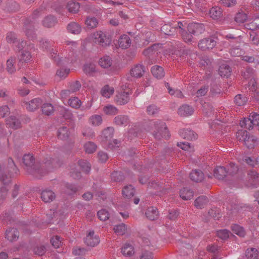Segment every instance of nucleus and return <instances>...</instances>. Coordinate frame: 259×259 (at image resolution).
<instances>
[{
    "label": "nucleus",
    "instance_id": "nucleus-1",
    "mask_svg": "<svg viewBox=\"0 0 259 259\" xmlns=\"http://www.w3.org/2000/svg\"><path fill=\"white\" fill-rule=\"evenodd\" d=\"M22 160L24 168L26 169L28 172L35 175L37 178H40V177L50 171L53 167L60 165L57 159L49 157L45 158L40 168L38 167L35 164V160L34 157L30 154H25Z\"/></svg>",
    "mask_w": 259,
    "mask_h": 259
},
{
    "label": "nucleus",
    "instance_id": "nucleus-2",
    "mask_svg": "<svg viewBox=\"0 0 259 259\" xmlns=\"http://www.w3.org/2000/svg\"><path fill=\"white\" fill-rule=\"evenodd\" d=\"M66 45L69 46V51L66 50L63 53V57H59L57 55V51L52 50L50 53L52 59L58 65H65L72 63L75 59L76 49L78 44L76 41H66Z\"/></svg>",
    "mask_w": 259,
    "mask_h": 259
},
{
    "label": "nucleus",
    "instance_id": "nucleus-3",
    "mask_svg": "<svg viewBox=\"0 0 259 259\" xmlns=\"http://www.w3.org/2000/svg\"><path fill=\"white\" fill-rule=\"evenodd\" d=\"M150 124L154 130L152 134L155 139L158 140L162 138L166 139L169 137V132L164 122L158 120L151 121Z\"/></svg>",
    "mask_w": 259,
    "mask_h": 259
},
{
    "label": "nucleus",
    "instance_id": "nucleus-4",
    "mask_svg": "<svg viewBox=\"0 0 259 259\" xmlns=\"http://www.w3.org/2000/svg\"><path fill=\"white\" fill-rule=\"evenodd\" d=\"M93 38L96 44L102 47L109 45L111 42L110 37L107 36L105 32L102 31H98L95 32L93 35Z\"/></svg>",
    "mask_w": 259,
    "mask_h": 259
},
{
    "label": "nucleus",
    "instance_id": "nucleus-5",
    "mask_svg": "<svg viewBox=\"0 0 259 259\" xmlns=\"http://www.w3.org/2000/svg\"><path fill=\"white\" fill-rule=\"evenodd\" d=\"M216 44V41L212 37H206L199 41L198 47L202 51H207L212 49Z\"/></svg>",
    "mask_w": 259,
    "mask_h": 259
},
{
    "label": "nucleus",
    "instance_id": "nucleus-6",
    "mask_svg": "<svg viewBox=\"0 0 259 259\" xmlns=\"http://www.w3.org/2000/svg\"><path fill=\"white\" fill-rule=\"evenodd\" d=\"M204 25L202 23H191L188 24L187 30L194 35H199L205 31Z\"/></svg>",
    "mask_w": 259,
    "mask_h": 259
},
{
    "label": "nucleus",
    "instance_id": "nucleus-7",
    "mask_svg": "<svg viewBox=\"0 0 259 259\" xmlns=\"http://www.w3.org/2000/svg\"><path fill=\"white\" fill-rule=\"evenodd\" d=\"M24 31L26 35L30 39L35 38V34L34 31V22L31 18L27 19L24 22Z\"/></svg>",
    "mask_w": 259,
    "mask_h": 259
},
{
    "label": "nucleus",
    "instance_id": "nucleus-8",
    "mask_svg": "<svg viewBox=\"0 0 259 259\" xmlns=\"http://www.w3.org/2000/svg\"><path fill=\"white\" fill-rule=\"evenodd\" d=\"M84 243L89 246L94 247L100 242L99 237L95 235L93 231H91L84 239Z\"/></svg>",
    "mask_w": 259,
    "mask_h": 259
},
{
    "label": "nucleus",
    "instance_id": "nucleus-9",
    "mask_svg": "<svg viewBox=\"0 0 259 259\" xmlns=\"http://www.w3.org/2000/svg\"><path fill=\"white\" fill-rule=\"evenodd\" d=\"M236 138L237 139L241 141H243L245 145V146L248 149H251V147L253 146L252 145H250L248 143V139H251V140H253V137H250V136L248 134V133L246 131L241 130L238 131L236 134Z\"/></svg>",
    "mask_w": 259,
    "mask_h": 259
},
{
    "label": "nucleus",
    "instance_id": "nucleus-10",
    "mask_svg": "<svg viewBox=\"0 0 259 259\" xmlns=\"http://www.w3.org/2000/svg\"><path fill=\"white\" fill-rule=\"evenodd\" d=\"M42 104V100L40 98H34L28 102H24V106L30 111H33L38 108Z\"/></svg>",
    "mask_w": 259,
    "mask_h": 259
},
{
    "label": "nucleus",
    "instance_id": "nucleus-11",
    "mask_svg": "<svg viewBox=\"0 0 259 259\" xmlns=\"http://www.w3.org/2000/svg\"><path fill=\"white\" fill-rule=\"evenodd\" d=\"M130 101V94L123 92L118 93L115 97V102L120 105L127 104Z\"/></svg>",
    "mask_w": 259,
    "mask_h": 259
},
{
    "label": "nucleus",
    "instance_id": "nucleus-12",
    "mask_svg": "<svg viewBox=\"0 0 259 259\" xmlns=\"http://www.w3.org/2000/svg\"><path fill=\"white\" fill-rule=\"evenodd\" d=\"M179 134L182 138L191 141L196 140L197 138V135L190 129L181 130Z\"/></svg>",
    "mask_w": 259,
    "mask_h": 259
},
{
    "label": "nucleus",
    "instance_id": "nucleus-13",
    "mask_svg": "<svg viewBox=\"0 0 259 259\" xmlns=\"http://www.w3.org/2000/svg\"><path fill=\"white\" fill-rule=\"evenodd\" d=\"M144 72V66L142 64H138L132 68L130 73L132 76L140 78L143 76Z\"/></svg>",
    "mask_w": 259,
    "mask_h": 259
},
{
    "label": "nucleus",
    "instance_id": "nucleus-14",
    "mask_svg": "<svg viewBox=\"0 0 259 259\" xmlns=\"http://www.w3.org/2000/svg\"><path fill=\"white\" fill-rule=\"evenodd\" d=\"M56 197L54 192L49 189H46L42 191L41 193V198L45 202H50L52 201Z\"/></svg>",
    "mask_w": 259,
    "mask_h": 259
},
{
    "label": "nucleus",
    "instance_id": "nucleus-15",
    "mask_svg": "<svg viewBox=\"0 0 259 259\" xmlns=\"http://www.w3.org/2000/svg\"><path fill=\"white\" fill-rule=\"evenodd\" d=\"M193 108L187 104L181 106L178 110V114L181 116H188L191 115L194 112Z\"/></svg>",
    "mask_w": 259,
    "mask_h": 259
},
{
    "label": "nucleus",
    "instance_id": "nucleus-16",
    "mask_svg": "<svg viewBox=\"0 0 259 259\" xmlns=\"http://www.w3.org/2000/svg\"><path fill=\"white\" fill-rule=\"evenodd\" d=\"M190 178L194 182L196 183L201 182L204 178V175L201 170L195 169L192 170L190 174Z\"/></svg>",
    "mask_w": 259,
    "mask_h": 259
},
{
    "label": "nucleus",
    "instance_id": "nucleus-17",
    "mask_svg": "<svg viewBox=\"0 0 259 259\" xmlns=\"http://www.w3.org/2000/svg\"><path fill=\"white\" fill-rule=\"evenodd\" d=\"M6 124L9 127L16 130L21 127V123L15 116H11L6 120Z\"/></svg>",
    "mask_w": 259,
    "mask_h": 259
},
{
    "label": "nucleus",
    "instance_id": "nucleus-18",
    "mask_svg": "<svg viewBox=\"0 0 259 259\" xmlns=\"http://www.w3.org/2000/svg\"><path fill=\"white\" fill-rule=\"evenodd\" d=\"M213 172L214 177L219 180H223L228 177L227 169L223 166H218L214 169Z\"/></svg>",
    "mask_w": 259,
    "mask_h": 259
},
{
    "label": "nucleus",
    "instance_id": "nucleus-19",
    "mask_svg": "<svg viewBox=\"0 0 259 259\" xmlns=\"http://www.w3.org/2000/svg\"><path fill=\"white\" fill-rule=\"evenodd\" d=\"M6 238L10 241H15L18 239L19 236V232H18L17 229H10L6 231Z\"/></svg>",
    "mask_w": 259,
    "mask_h": 259
},
{
    "label": "nucleus",
    "instance_id": "nucleus-20",
    "mask_svg": "<svg viewBox=\"0 0 259 259\" xmlns=\"http://www.w3.org/2000/svg\"><path fill=\"white\" fill-rule=\"evenodd\" d=\"M114 122L119 126H126L130 122L128 117L125 115H119L115 117Z\"/></svg>",
    "mask_w": 259,
    "mask_h": 259
},
{
    "label": "nucleus",
    "instance_id": "nucleus-21",
    "mask_svg": "<svg viewBox=\"0 0 259 259\" xmlns=\"http://www.w3.org/2000/svg\"><path fill=\"white\" fill-rule=\"evenodd\" d=\"M151 71L153 75L156 78L161 79L164 77L165 73L163 68L158 65L152 67Z\"/></svg>",
    "mask_w": 259,
    "mask_h": 259
},
{
    "label": "nucleus",
    "instance_id": "nucleus-22",
    "mask_svg": "<svg viewBox=\"0 0 259 259\" xmlns=\"http://www.w3.org/2000/svg\"><path fill=\"white\" fill-rule=\"evenodd\" d=\"M147 218L150 220H155L158 218L159 212L156 207H149L145 212Z\"/></svg>",
    "mask_w": 259,
    "mask_h": 259
},
{
    "label": "nucleus",
    "instance_id": "nucleus-23",
    "mask_svg": "<svg viewBox=\"0 0 259 259\" xmlns=\"http://www.w3.org/2000/svg\"><path fill=\"white\" fill-rule=\"evenodd\" d=\"M119 46L123 49L128 48L131 44L130 37L127 35H121L118 40Z\"/></svg>",
    "mask_w": 259,
    "mask_h": 259
},
{
    "label": "nucleus",
    "instance_id": "nucleus-24",
    "mask_svg": "<svg viewBox=\"0 0 259 259\" xmlns=\"http://www.w3.org/2000/svg\"><path fill=\"white\" fill-rule=\"evenodd\" d=\"M114 130L112 127H108L105 129L102 134L103 141L107 142L110 141L113 136Z\"/></svg>",
    "mask_w": 259,
    "mask_h": 259
},
{
    "label": "nucleus",
    "instance_id": "nucleus-25",
    "mask_svg": "<svg viewBox=\"0 0 259 259\" xmlns=\"http://www.w3.org/2000/svg\"><path fill=\"white\" fill-rule=\"evenodd\" d=\"M180 195L183 199L188 200L192 198L194 195V192L191 189L188 188H184L180 191Z\"/></svg>",
    "mask_w": 259,
    "mask_h": 259
},
{
    "label": "nucleus",
    "instance_id": "nucleus-26",
    "mask_svg": "<svg viewBox=\"0 0 259 259\" xmlns=\"http://www.w3.org/2000/svg\"><path fill=\"white\" fill-rule=\"evenodd\" d=\"M89 122L90 124H91L93 126H99L102 124L103 122L102 117L100 115H93L89 118Z\"/></svg>",
    "mask_w": 259,
    "mask_h": 259
},
{
    "label": "nucleus",
    "instance_id": "nucleus-27",
    "mask_svg": "<svg viewBox=\"0 0 259 259\" xmlns=\"http://www.w3.org/2000/svg\"><path fill=\"white\" fill-rule=\"evenodd\" d=\"M208 202V199L205 196L198 197L194 202L195 206L198 208H202Z\"/></svg>",
    "mask_w": 259,
    "mask_h": 259
},
{
    "label": "nucleus",
    "instance_id": "nucleus-28",
    "mask_svg": "<svg viewBox=\"0 0 259 259\" xmlns=\"http://www.w3.org/2000/svg\"><path fill=\"white\" fill-rule=\"evenodd\" d=\"M68 31L73 34H79L81 30L80 26L76 22H71L67 26Z\"/></svg>",
    "mask_w": 259,
    "mask_h": 259
},
{
    "label": "nucleus",
    "instance_id": "nucleus-29",
    "mask_svg": "<svg viewBox=\"0 0 259 259\" xmlns=\"http://www.w3.org/2000/svg\"><path fill=\"white\" fill-rule=\"evenodd\" d=\"M121 252L124 256H131L134 254V248L129 243H126L121 248Z\"/></svg>",
    "mask_w": 259,
    "mask_h": 259
},
{
    "label": "nucleus",
    "instance_id": "nucleus-30",
    "mask_svg": "<svg viewBox=\"0 0 259 259\" xmlns=\"http://www.w3.org/2000/svg\"><path fill=\"white\" fill-rule=\"evenodd\" d=\"M66 8L69 12L75 13L78 11L80 8V5L77 2L70 1L67 3Z\"/></svg>",
    "mask_w": 259,
    "mask_h": 259
},
{
    "label": "nucleus",
    "instance_id": "nucleus-31",
    "mask_svg": "<svg viewBox=\"0 0 259 259\" xmlns=\"http://www.w3.org/2000/svg\"><path fill=\"white\" fill-rule=\"evenodd\" d=\"M83 70L86 74L90 76L94 75V74L97 71L96 66L93 63L85 64L83 67Z\"/></svg>",
    "mask_w": 259,
    "mask_h": 259
},
{
    "label": "nucleus",
    "instance_id": "nucleus-32",
    "mask_svg": "<svg viewBox=\"0 0 259 259\" xmlns=\"http://www.w3.org/2000/svg\"><path fill=\"white\" fill-rule=\"evenodd\" d=\"M219 72L221 76L228 77L231 74V69L229 65L222 64L219 68Z\"/></svg>",
    "mask_w": 259,
    "mask_h": 259
},
{
    "label": "nucleus",
    "instance_id": "nucleus-33",
    "mask_svg": "<svg viewBox=\"0 0 259 259\" xmlns=\"http://www.w3.org/2000/svg\"><path fill=\"white\" fill-rule=\"evenodd\" d=\"M70 135V133L68 131L67 127L62 126L60 127L58 131V137L62 140H66L68 139Z\"/></svg>",
    "mask_w": 259,
    "mask_h": 259
},
{
    "label": "nucleus",
    "instance_id": "nucleus-34",
    "mask_svg": "<svg viewBox=\"0 0 259 259\" xmlns=\"http://www.w3.org/2000/svg\"><path fill=\"white\" fill-rule=\"evenodd\" d=\"M99 64L103 68H108L112 64V60L109 56H105L99 60Z\"/></svg>",
    "mask_w": 259,
    "mask_h": 259
},
{
    "label": "nucleus",
    "instance_id": "nucleus-35",
    "mask_svg": "<svg viewBox=\"0 0 259 259\" xmlns=\"http://www.w3.org/2000/svg\"><path fill=\"white\" fill-rule=\"evenodd\" d=\"M56 22V19L54 16L50 15L44 19L42 25L46 27H51L54 26Z\"/></svg>",
    "mask_w": 259,
    "mask_h": 259
},
{
    "label": "nucleus",
    "instance_id": "nucleus-36",
    "mask_svg": "<svg viewBox=\"0 0 259 259\" xmlns=\"http://www.w3.org/2000/svg\"><path fill=\"white\" fill-rule=\"evenodd\" d=\"M161 31L165 35H171L175 33L176 28L171 26V25L166 24L161 27Z\"/></svg>",
    "mask_w": 259,
    "mask_h": 259
},
{
    "label": "nucleus",
    "instance_id": "nucleus-37",
    "mask_svg": "<svg viewBox=\"0 0 259 259\" xmlns=\"http://www.w3.org/2000/svg\"><path fill=\"white\" fill-rule=\"evenodd\" d=\"M135 190L131 185L125 186L122 190L123 196L126 198H131L134 195Z\"/></svg>",
    "mask_w": 259,
    "mask_h": 259
},
{
    "label": "nucleus",
    "instance_id": "nucleus-38",
    "mask_svg": "<svg viewBox=\"0 0 259 259\" xmlns=\"http://www.w3.org/2000/svg\"><path fill=\"white\" fill-rule=\"evenodd\" d=\"M248 177L250 183L253 185H256L259 181V175L254 170H250L248 173Z\"/></svg>",
    "mask_w": 259,
    "mask_h": 259
},
{
    "label": "nucleus",
    "instance_id": "nucleus-39",
    "mask_svg": "<svg viewBox=\"0 0 259 259\" xmlns=\"http://www.w3.org/2000/svg\"><path fill=\"white\" fill-rule=\"evenodd\" d=\"M127 227L123 224L121 223L114 226L113 230L114 232L118 235H124L126 231Z\"/></svg>",
    "mask_w": 259,
    "mask_h": 259
},
{
    "label": "nucleus",
    "instance_id": "nucleus-40",
    "mask_svg": "<svg viewBox=\"0 0 259 259\" xmlns=\"http://www.w3.org/2000/svg\"><path fill=\"white\" fill-rule=\"evenodd\" d=\"M209 14L212 19H218L221 17L222 12L221 8L219 7H212L209 10Z\"/></svg>",
    "mask_w": 259,
    "mask_h": 259
},
{
    "label": "nucleus",
    "instance_id": "nucleus-41",
    "mask_svg": "<svg viewBox=\"0 0 259 259\" xmlns=\"http://www.w3.org/2000/svg\"><path fill=\"white\" fill-rule=\"evenodd\" d=\"M114 91V90L113 88L106 85L102 88L101 93L103 96L109 98L113 94Z\"/></svg>",
    "mask_w": 259,
    "mask_h": 259
},
{
    "label": "nucleus",
    "instance_id": "nucleus-42",
    "mask_svg": "<svg viewBox=\"0 0 259 259\" xmlns=\"http://www.w3.org/2000/svg\"><path fill=\"white\" fill-rule=\"evenodd\" d=\"M258 252L255 248H248L245 251V256L248 259H255Z\"/></svg>",
    "mask_w": 259,
    "mask_h": 259
},
{
    "label": "nucleus",
    "instance_id": "nucleus-43",
    "mask_svg": "<svg viewBox=\"0 0 259 259\" xmlns=\"http://www.w3.org/2000/svg\"><path fill=\"white\" fill-rule=\"evenodd\" d=\"M193 35L192 33H190L188 30L187 31L185 30L182 31V38L184 41L188 44H192L194 42Z\"/></svg>",
    "mask_w": 259,
    "mask_h": 259
},
{
    "label": "nucleus",
    "instance_id": "nucleus-44",
    "mask_svg": "<svg viewBox=\"0 0 259 259\" xmlns=\"http://www.w3.org/2000/svg\"><path fill=\"white\" fill-rule=\"evenodd\" d=\"M104 112L109 115H114L118 113V109L112 105H109L104 107Z\"/></svg>",
    "mask_w": 259,
    "mask_h": 259
},
{
    "label": "nucleus",
    "instance_id": "nucleus-45",
    "mask_svg": "<svg viewBox=\"0 0 259 259\" xmlns=\"http://www.w3.org/2000/svg\"><path fill=\"white\" fill-rule=\"evenodd\" d=\"M31 58L30 53L26 50L22 51L21 54L18 56L19 62L22 63L29 61Z\"/></svg>",
    "mask_w": 259,
    "mask_h": 259
},
{
    "label": "nucleus",
    "instance_id": "nucleus-46",
    "mask_svg": "<svg viewBox=\"0 0 259 259\" xmlns=\"http://www.w3.org/2000/svg\"><path fill=\"white\" fill-rule=\"evenodd\" d=\"M240 125L242 127L248 130H251L253 128L250 117L249 118H244L240 120Z\"/></svg>",
    "mask_w": 259,
    "mask_h": 259
},
{
    "label": "nucleus",
    "instance_id": "nucleus-47",
    "mask_svg": "<svg viewBox=\"0 0 259 259\" xmlns=\"http://www.w3.org/2000/svg\"><path fill=\"white\" fill-rule=\"evenodd\" d=\"M85 23L89 28L92 29L97 26L98 24V21L95 17H89L87 18Z\"/></svg>",
    "mask_w": 259,
    "mask_h": 259
},
{
    "label": "nucleus",
    "instance_id": "nucleus-48",
    "mask_svg": "<svg viewBox=\"0 0 259 259\" xmlns=\"http://www.w3.org/2000/svg\"><path fill=\"white\" fill-rule=\"evenodd\" d=\"M41 110L44 114L47 115H50L53 113L54 109L51 104L45 103L41 107Z\"/></svg>",
    "mask_w": 259,
    "mask_h": 259
},
{
    "label": "nucleus",
    "instance_id": "nucleus-49",
    "mask_svg": "<svg viewBox=\"0 0 259 259\" xmlns=\"http://www.w3.org/2000/svg\"><path fill=\"white\" fill-rule=\"evenodd\" d=\"M78 164L83 171L87 174L90 172L91 170V164L88 161L80 160L78 161Z\"/></svg>",
    "mask_w": 259,
    "mask_h": 259
},
{
    "label": "nucleus",
    "instance_id": "nucleus-50",
    "mask_svg": "<svg viewBox=\"0 0 259 259\" xmlns=\"http://www.w3.org/2000/svg\"><path fill=\"white\" fill-rule=\"evenodd\" d=\"M68 103L70 107L75 109L79 108L81 105V101L77 97L70 99L68 101Z\"/></svg>",
    "mask_w": 259,
    "mask_h": 259
},
{
    "label": "nucleus",
    "instance_id": "nucleus-51",
    "mask_svg": "<svg viewBox=\"0 0 259 259\" xmlns=\"http://www.w3.org/2000/svg\"><path fill=\"white\" fill-rule=\"evenodd\" d=\"M230 234H231V233L227 229L219 230L216 232L217 236L222 240L228 238Z\"/></svg>",
    "mask_w": 259,
    "mask_h": 259
},
{
    "label": "nucleus",
    "instance_id": "nucleus-52",
    "mask_svg": "<svg viewBox=\"0 0 259 259\" xmlns=\"http://www.w3.org/2000/svg\"><path fill=\"white\" fill-rule=\"evenodd\" d=\"M15 63V58H11L8 60L7 62V70L9 73H13L16 71V68L14 66Z\"/></svg>",
    "mask_w": 259,
    "mask_h": 259
},
{
    "label": "nucleus",
    "instance_id": "nucleus-53",
    "mask_svg": "<svg viewBox=\"0 0 259 259\" xmlns=\"http://www.w3.org/2000/svg\"><path fill=\"white\" fill-rule=\"evenodd\" d=\"M84 148L87 153H92L96 150L97 145L92 142H88L84 144Z\"/></svg>",
    "mask_w": 259,
    "mask_h": 259
},
{
    "label": "nucleus",
    "instance_id": "nucleus-54",
    "mask_svg": "<svg viewBox=\"0 0 259 259\" xmlns=\"http://www.w3.org/2000/svg\"><path fill=\"white\" fill-rule=\"evenodd\" d=\"M246 102V98L244 96H242L241 95L238 94L234 98V103L238 106L245 105Z\"/></svg>",
    "mask_w": 259,
    "mask_h": 259
},
{
    "label": "nucleus",
    "instance_id": "nucleus-55",
    "mask_svg": "<svg viewBox=\"0 0 259 259\" xmlns=\"http://www.w3.org/2000/svg\"><path fill=\"white\" fill-rule=\"evenodd\" d=\"M253 127L256 128L259 131V114L253 113L249 115Z\"/></svg>",
    "mask_w": 259,
    "mask_h": 259
},
{
    "label": "nucleus",
    "instance_id": "nucleus-56",
    "mask_svg": "<svg viewBox=\"0 0 259 259\" xmlns=\"http://www.w3.org/2000/svg\"><path fill=\"white\" fill-rule=\"evenodd\" d=\"M98 218L102 221H105L109 219V213L105 209L98 211L97 213Z\"/></svg>",
    "mask_w": 259,
    "mask_h": 259
},
{
    "label": "nucleus",
    "instance_id": "nucleus-57",
    "mask_svg": "<svg viewBox=\"0 0 259 259\" xmlns=\"http://www.w3.org/2000/svg\"><path fill=\"white\" fill-rule=\"evenodd\" d=\"M159 112V108L155 104H151L147 107L146 112L149 115H155Z\"/></svg>",
    "mask_w": 259,
    "mask_h": 259
},
{
    "label": "nucleus",
    "instance_id": "nucleus-58",
    "mask_svg": "<svg viewBox=\"0 0 259 259\" xmlns=\"http://www.w3.org/2000/svg\"><path fill=\"white\" fill-rule=\"evenodd\" d=\"M227 174L228 176H233L237 174L238 171V168L236 165L233 163H230L227 167Z\"/></svg>",
    "mask_w": 259,
    "mask_h": 259
},
{
    "label": "nucleus",
    "instance_id": "nucleus-59",
    "mask_svg": "<svg viewBox=\"0 0 259 259\" xmlns=\"http://www.w3.org/2000/svg\"><path fill=\"white\" fill-rule=\"evenodd\" d=\"M232 230L233 232L239 236L243 237L245 235V232L244 229L236 224H234L232 226Z\"/></svg>",
    "mask_w": 259,
    "mask_h": 259
},
{
    "label": "nucleus",
    "instance_id": "nucleus-60",
    "mask_svg": "<svg viewBox=\"0 0 259 259\" xmlns=\"http://www.w3.org/2000/svg\"><path fill=\"white\" fill-rule=\"evenodd\" d=\"M247 19V15L243 12H238L235 17V21L237 23H242Z\"/></svg>",
    "mask_w": 259,
    "mask_h": 259
},
{
    "label": "nucleus",
    "instance_id": "nucleus-61",
    "mask_svg": "<svg viewBox=\"0 0 259 259\" xmlns=\"http://www.w3.org/2000/svg\"><path fill=\"white\" fill-rule=\"evenodd\" d=\"M65 192L69 195L74 194L77 190L76 187L72 184H66L65 185Z\"/></svg>",
    "mask_w": 259,
    "mask_h": 259
},
{
    "label": "nucleus",
    "instance_id": "nucleus-62",
    "mask_svg": "<svg viewBox=\"0 0 259 259\" xmlns=\"http://www.w3.org/2000/svg\"><path fill=\"white\" fill-rule=\"evenodd\" d=\"M158 47V45L154 44L146 49H145L143 54L146 56H148L153 53H155L157 51Z\"/></svg>",
    "mask_w": 259,
    "mask_h": 259
},
{
    "label": "nucleus",
    "instance_id": "nucleus-63",
    "mask_svg": "<svg viewBox=\"0 0 259 259\" xmlns=\"http://www.w3.org/2000/svg\"><path fill=\"white\" fill-rule=\"evenodd\" d=\"M111 177L112 180L115 182H120L124 179L123 175L120 171H114Z\"/></svg>",
    "mask_w": 259,
    "mask_h": 259
},
{
    "label": "nucleus",
    "instance_id": "nucleus-64",
    "mask_svg": "<svg viewBox=\"0 0 259 259\" xmlns=\"http://www.w3.org/2000/svg\"><path fill=\"white\" fill-rule=\"evenodd\" d=\"M140 259H153V254L151 251L148 250H142L140 255Z\"/></svg>",
    "mask_w": 259,
    "mask_h": 259
}]
</instances>
